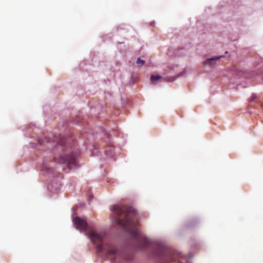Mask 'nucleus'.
Returning a JSON list of instances; mask_svg holds the SVG:
<instances>
[{
    "label": "nucleus",
    "instance_id": "nucleus-5",
    "mask_svg": "<svg viewBox=\"0 0 263 263\" xmlns=\"http://www.w3.org/2000/svg\"><path fill=\"white\" fill-rule=\"evenodd\" d=\"M221 58L220 57H215L211 59H209L206 60L205 64L208 65H213L215 63V62Z\"/></svg>",
    "mask_w": 263,
    "mask_h": 263
},
{
    "label": "nucleus",
    "instance_id": "nucleus-1",
    "mask_svg": "<svg viewBox=\"0 0 263 263\" xmlns=\"http://www.w3.org/2000/svg\"><path fill=\"white\" fill-rule=\"evenodd\" d=\"M111 210L115 215L114 218L115 222L122 227L125 231L130 233L134 238L139 240L141 249L153 246L155 249L154 254L156 256L161 257L163 255L164 247L162 243L156 242L152 244L149 240L141 235L136 213L132 207L115 205Z\"/></svg>",
    "mask_w": 263,
    "mask_h": 263
},
{
    "label": "nucleus",
    "instance_id": "nucleus-2",
    "mask_svg": "<svg viewBox=\"0 0 263 263\" xmlns=\"http://www.w3.org/2000/svg\"><path fill=\"white\" fill-rule=\"evenodd\" d=\"M73 222L77 229L85 232L86 235L96 245L98 252L105 253L112 257L117 256V250L107 241L105 233H98L94 231L87 224L85 219L81 217H76L73 219Z\"/></svg>",
    "mask_w": 263,
    "mask_h": 263
},
{
    "label": "nucleus",
    "instance_id": "nucleus-9",
    "mask_svg": "<svg viewBox=\"0 0 263 263\" xmlns=\"http://www.w3.org/2000/svg\"><path fill=\"white\" fill-rule=\"evenodd\" d=\"M175 80V78H171V79H168V78L167 81L172 82V81H174Z\"/></svg>",
    "mask_w": 263,
    "mask_h": 263
},
{
    "label": "nucleus",
    "instance_id": "nucleus-10",
    "mask_svg": "<svg viewBox=\"0 0 263 263\" xmlns=\"http://www.w3.org/2000/svg\"><path fill=\"white\" fill-rule=\"evenodd\" d=\"M262 107H263V104H262Z\"/></svg>",
    "mask_w": 263,
    "mask_h": 263
},
{
    "label": "nucleus",
    "instance_id": "nucleus-6",
    "mask_svg": "<svg viewBox=\"0 0 263 263\" xmlns=\"http://www.w3.org/2000/svg\"><path fill=\"white\" fill-rule=\"evenodd\" d=\"M163 79V78L159 76L152 75L151 80L153 83H156L157 81Z\"/></svg>",
    "mask_w": 263,
    "mask_h": 263
},
{
    "label": "nucleus",
    "instance_id": "nucleus-7",
    "mask_svg": "<svg viewBox=\"0 0 263 263\" xmlns=\"http://www.w3.org/2000/svg\"><path fill=\"white\" fill-rule=\"evenodd\" d=\"M55 141L58 144L62 145H64L65 143V140L63 137L60 138L59 139L55 140Z\"/></svg>",
    "mask_w": 263,
    "mask_h": 263
},
{
    "label": "nucleus",
    "instance_id": "nucleus-8",
    "mask_svg": "<svg viewBox=\"0 0 263 263\" xmlns=\"http://www.w3.org/2000/svg\"><path fill=\"white\" fill-rule=\"evenodd\" d=\"M145 62L144 60H141L140 58H138L137 60V63L139 65H140V66L144 65Z\"/></svg>",
    "mask_w": 263,
    "mask_h": 263
},
{
    "label": "nucleus",
    "instance_id": "nucleus-3",
    "mask_svg": "<svg viewBox=\"0 0 263 263\" xmlns=\"http://www.w3.org/2000/svg\"><path fill=\"white\" fill-rule=\"evenodd\" d=\"M186 257L182 253L165 246V263H185Z\"/></svg>",
    "mask_w": 263,
    "mask_h": 263
},
{
    "label": "nucleus",
    "instance_id": "nucleus-4",
    "mask_svg": "<svg viewBox=\"0 0 263 263\" xmlns=\"http://www.w3.org/2000/svg\"><path fill=\"white\" fill-rule=\"evenodd\" d=\"M55 161L59 163L66 164L69 168L77 166L76 156L73 154L68 155L61 156L57 158H55Z\"/></svg>",
    "mask_w": 263,
    "mask_h": 263
}]
</instances>
